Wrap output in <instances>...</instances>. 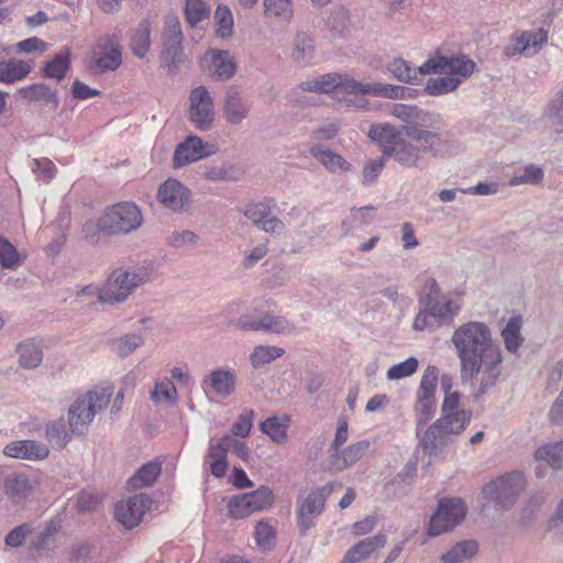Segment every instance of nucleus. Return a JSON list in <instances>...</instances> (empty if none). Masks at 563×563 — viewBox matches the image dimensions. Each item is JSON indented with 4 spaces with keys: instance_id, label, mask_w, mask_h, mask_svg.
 <instances>
[{
    "instance_id": "nucleus-38",
    "label": "nucleus",
    "mask_w": 563,
    "mask_h": 563,
    "mask_svg": "<svg viewBox=\"0 0 563 563\" xmlns=\"http://www.w3.org/2000/svg\"><path fill=\"white\" fill-rule=\"evenodd\" d=\"M228 451L229 448L228 443H224V435L217 443L210 442L209 444L208 457L211 460L210 472L217 478L223 477L227 473Z\"/></svg>"
},
{
    "instance_id": "nucleus-10",
    "label": "nucleus",
    "mask_w": 563,
    "mask_h": 563,
    "mask_svg": "<svg viewBox=\"0 0 563 563\" xmlns=\"http://www.w3.org/2000/svg\"><path fill=\"white\" fill-rule=\"evenodd\" d=\"M439 379V369L434 365H428L423 371L421 380L416 393L413 406L417 421V432L424 426L435 411V390Z\"/></svg>"
},
{
    "instance_id": "nucleus-58",
    "label": "nucleus",
    "mask_w": 563,
    "mask_h": 563,
    "mask_svg": "<svg viewBox=\"0 0 563 563\" xmlns=\"http://www.w3.org/2000/svg\"><path fill=\"white\" fill-rule=\"evenodd\" d=\"M442 294L441 287L438 282L433 277H427L423 284L422 289L418 294L419 303L423 307L428 305V302L434 301L444 297Z\"/></svg>"
},
{
    "instance_id": "nucleus-26",
    "label": "nucleus",
    "mask_w": 563,
    "mask_h": 563,
    "mask_svg": "<svg viewBox=\"0 0 563 563\" xmlns=\"http://www.w3.org/2000/svg\"><path fill=\"white\" fill-rule=\"evenodd\" d=\"M205 58L209 73L218 80H229L236 73V64L229 51L210 49Z\"/></svg>"
},
{
    "instance_id": "nucleus-42",
    "label": "nucleus",
    "mask_w": 563,
    "mask_h": 563,
    "mask_svg": "<svg viewBox=\"0 0 563 563\" xmlns=\"http://www.w3.org/2000/svg\"><path fill=\"white\" fill-rule=\"evenodd\" d=\"M19 95L31 101H43L53 104L54 108L58 106V98L55 91L42 82L33 84L23 87L19 90Z\"/></svg>"
},
{
    "instance_id": "nucleus-15",
    "label": "nucleus",
    "mask_w": 563,
    "mask_h": 563,
    "mask_svg": "<svg viewBox=\"0 0 563 563\" xmlns=\"http://www.w3.org/2000/svg\"><path fill=\"white\" fill-rule=\"evenodd\" d=\"M189 120L200 131H209L214 120V104L209 90L199 86L189 95Z\"/></svg>"
},
{
    "instance_id": "nucleus-18",
    "label": "nucleus",
    "mask_w": 563,
    "mask_h": 563,
    "mask_svg": "<svg viewBox=\"0 0 563 563\" xmlns=\"http://www.w3.org/2000/svg\"><path fill=\"white\" fill-rule=\"evenodd\" d=\"M252 103L236 86H230L222 101V117L227 123L239 125L249 118Z\"/></svg>"
},
{
    "instance_id": "nucleus-45",
    "label": "nucleus",
    "mask_w": 563,
    "mask_h": 563,
    "mask_svg": "<svg viewBox=\"0 0 563 563\" xmlns=\"http://www.w3.org/2000/svg\"><path fill=\"white\" fill-rule=\"evenodd\" d=\"M285 350L283 347L274 345H257L250 354V362L254 368H261L262 366L283 356Z\"/></svg>"
},
{
    "instance_id": "nucleus-4",
    "label": "nucleus",
    "mask_w": 563,
    "mask_h": 563,
    "mask_svg": "<svg viewBox=\"0 0 563 563\" xmlns=\"http://www.w3.org/2000/svg\"><path fill=\"white\" fill-rule=\"evenodd\" d=\"M474 68L475 63L465 56H435L429 58L420 67H415L408 60L396 57L386 65V70L393 78L400 82L411 85L418 81L419 75H428L437 71H452L461 74L464 77H470Z\"/></svg>"
},
{
    "instance_id": "nucleus-56",
    "label": "nucleus",
    "mask_w": 563,
    "mask_h": 563,
    "mask_svg": "<svg viewBox=\"0 0 563 563\" xmlns=\"http://www.w3.org/2000/svg\"><path fill=\"white\" fill-rule=\"evenodd\" d=\"M185 15L190 26L197 25L209 15V9L202 0H185Z\"/></svg>"
},
{
    "instance_id": "nucleus-61",
    "label": "nucleus",
    "mask_w": 563,
    "mask_h": 563,
    "mask_svg": "<svg viewBox=\"0 0 563 563\" xmlns=\"http://www.w3.org/2000/svg\"><path fill=\"white\" fill-rule=\"evenodd\" d=\"M229 514L232 518H245L253 514L246 494L238 495L228 504Z\"/></svg>"
},
{
    "instance_id": "nucleus-60",
    "label": "nucleus",
    "mask_w": 563,
    "mask_h": 563,
    "mask_svg": "<svg viewBox=\"0 0 563 563\" xmlns=\"http://www.w3.org/2000/svg\"><path fill=\"white\" fill-rule=\"evenodd\" d=\"M46 437L60 446L66 445L69 441V435L63 418L52 421L46 426Z\"/></svg>"
},
{
    "instance_id": "nucleus-3",
    "label": "nucleus",
    "mask_w": 563,
    "mask_h": 563,
    "mask_svg": "<svg viewBox=\"0 0 563 563\" xmlns=\"http://www.w3.org/2000/svg\"><path fill=\"white\" fill-rule=\"evenodd\" d=\"M471 419L472 411L461 406L459 393L444 397L440 418L426 430L420 440L423 452L437 456L448 444L449 437L461 434Z\"/></svg>"
},
{
    "instance_id": "nucleus-55",
    "label": "nucleus",
    "mask_w": 563,
    "mask_h": 563,
    "mask_svg": "<svg viewBox=\"0 0 563 563\" xmlns=\"http://www.w3.org/2000/svg\"><path fill=\"white\" fill-rule=\"evenodd\" d=\"M419 361L415 356H410L407 360L393 365L387 371V379L389 380H399L406 377L411 376L418 369Z\"/></svg>"
},
{
    "instance_id": "nucleus-52",
    "label": "nucleus",
    "mask_w": 563,
    "mask_h": 563,
    "mask_svg": "<svg viewBox=\"0 0 563 563\" xmlns=\"http://www.w3.org/2000/svg\"><path fill=\"white\" fill-rule=\"evenodd\" d=\"M246 496L253 512L268 509L274 499L272 489L266 486H261L258 489L247 493Z\"/></svg>"
},
{
    "instance_id": "nucleus-32",
    "label": "nucleus",
    "mask_w": 563,
    "mask_h": 563,
    "mask_svg": "<svg viewBox=\"0 0 563 563\" xmlns=\"http://www.w3.org/2000/svg\"><path fill=\"white\" fill-rule=\"evenodd\" d=\"M3 489L7 497L12 503L20 504L30 496L32 485L25 474L13 473L4 478Z\"/></svg>"
},
{
    "instance_id": "nucleus-28",
    "label": "nucleus",
    "mask_w": 563,
    "mask_h": 563,
    "mask_svg": "<svg viewBox=\"0 0 563 563\" xmlns=\"http://www.w3.org/2000/svg\"><path fill=\"white\" fill-rule=\"evenodd\" d=\"M309 153L331 174H344L352 169L343 156L322 145H312Z\"/></svg>"
},
{
    "instance_id": "nucleus-46",
    "label": "nucleus",
    "mask_w": 563,
    "mask_h": 563,
    "mask_svg": "<svg viewBox=\"0 0 563 563\" xmlns=\"http://www.w3.org/2000/svg\"><path fill=\"white\" fill-rule=\"evenodd\" d=\"M144 344L142 335L128 333L111 341V350L120 357H126Z\"/></svg>"
},
{
    "instance_id": "nucleus-25",
    "label": "nucleus",
    "mask_w": 563,
    "mask_h": 563,
    "mask_svg": "<svg viewBox=\"0 0 563 563\" xmlns=\"http://www.w3.org/2000/svg\"><path fill=\"white\" fill-rule=\"evenodd\" d=\"M244 216L267 233L280 232L285 228L283 221L272 216L269 206L264 202L247 205L244 210Z\"/></svg>"
},
{
    "instance_id": "nucleus-24",
    "label": "nucleus",
    "mask_w": 563,
    "mask_h": 563,
    "mask_svg": "<svg viewBox=\"0 0 563 563\" xmlns=\"http://www.w3.org/2000/svg\"><path fill=\"white\" fill-rule=\"evenodd\" d=\"M369 448L371 442L368 440H361L344 449L336 450V452L330 453L329 466L336 472H342L357 463Z\"/></svg>"
},
{
    "instance_id": "nucleus-17",
    "label": "nucleus",
    "mask_w": 563,
    "mask_h": 563,
    "mask_svg": "<svg viewBox=\"0 0 563 563\" xmlns=\"http://www.w3.org/2000/svg\"><path fill=\"white\" fill-rule=\"evenodd\" d=\"M152 499L146 494H136L126 500L117 503L114 514L119 522L125 528L136 527L145 512L151 508Z\"/></svg>"
},
{
    "instance_id": "nucleus-59",
    "label": "nucleus",
    "mask_w": 563,
    "mask_h": 563,
    "mask_svg": "<svg viewBox=\"0 0 563 563\" xmlns=\"http://www.w3.org/2000/svg\"><path fill=\"white\" fill-rule=\"evenodd\" d=\"M543 170L542 168L536 165H527L525 167L523 174L515 175L509 179L510 186H519L523 184H539L543 179Z\"/></svg>"
},
{
    "instance_id": "nucleus-6",
    "label": "nucleus",
    "mask_w": 563,
    "mask_h": 563,
    "mask_svg": "<svg viewBox=\"0 0 563 563\" xmlns=\"http://www.w3.org/2000/svg\"><path fill=\"white\" fill-rule=\"evenodd\" d=\"M112 394V387H96L78 396L67 412L70 431L76 434H84L95 416L108 407Z\"/></svg>"
},
{
    "instance_id": "nucleus-40",
    "label": "nucleus",
    "mask_w": 563,
    "mask_h": 563,
    "mask_svg": "<svg viewBox=\"0 0 563 563\" xmlns=\"http://www.w3.org/2000/svg\"><path fill=\"white\" fill-rule=\"evenodd\" d=\"M260 325L253 329H262L264 332L274 334H290L295 330V325L286 317L275 316L271 312H260ZM252 328V325L250 327Z\"/></svg>"
},
{
    "instance_id": "nucleus-44",
    "label": "nucleus",
    "mask_w": 563,
    "mask_h": 563,
    "mask_svg": "<svg viewBox=\"0 0 563 563\" xmlns=\"http://www.w3.org/2000/svg\"><path fill=\"white\" fill-rule=\"evenodd\" d=\"M70 65L69 51L64 49L56 54L53 59L46 63L43 69V76L56 80H62Z\"/></svg>"
},
{
    "instance_id": "nucleus-16",
    "label": "nucleus",
    "mask_w": 563,
    "mask_h": 563,
    "mask_svg": "<svg viewBox=\"0 0 563 563\" xmlns=\"http://www.w3.org/2000/svg\"><path fill=\"white\" fill-rule=\"evenodd\" d=\"M388 113L405 122V125H416L427 130H441L444 126V120L439 113L424 111L415 104L394 103L389 106Z\"/></svg>"
},
{
    "instance_id": "nucleus-49",
    "label": "nucleus",
    "mask_w": 563,
    "mask_h": 563,
    "mask_svg": "<svg viewBox=\"0 0 563 563\" xmlns=\"http://www.w3.org/2000/svg\"><path fill=\"white\" fill-rule=\"evenodd\" d=\"M22 264V258L16 247L0 234V266L4 269H16Z\"/></svg>"
},
{
    "instance_id": "nucleus-41",
    "label": "nucleus",
    "mask_w": 563,
    "mask_h": 563,
    "mask_svg": "<svg viewBox=\"0 0 563 563\" xmlns=\"http://www.w3.org/2000/svg\"><path fill=\"white\" fill-rule=\"evenodd\" d=\"M477 552V543L472 540L461 541L440 558L442 563H464Z\"/></svg>"
},
{
    "instance_id": "nucleus-13",
    "label": "nucleus",
    "mask_w": 563,
    "mask_h": 563,
    "mask_svg": "<svg viewBox=\"0 0 563 563\" xmlns=\"http://www.w3.org/2000/svg\"><path fill=\"white\" fill-rule=\"evenodd\" d=\"M335 483H328L322 487L312 489L301 501H298L296 520L301 533H306L314 526V518L324 509L328 497L332 494Z\"/></svg>"
},
{
    "instance_id": "nucleus-11",
    "label": "nucleus",
    "mask_w": 563,
    "mask_h": 563,
    "mask_svg": "<svg viewBox=\"0 0 563 563\" xmlns=\"http://www.w3.org/2000/svg\"><path fill=\"white\" fill-rule=\"evenodd\" d=\"M122 64V51L119 38L115 35L100 36L92 47L90 69L93 74L101 75L117 70Z\"/></svg>"
},
{
    "instance_id": "nucleus-33",
    "label": "nucleus",
    "mask_w": 563,
    "mask_h": 563,
    "mask_svg": "<svg viewBox=\"0 0 563 563\" xmlns=\"http://www.w3.org/2000/svg\"><path fill=\"white\" fill-rule=\"evenodd\" d=\"M340 82V74L329 73L317 78L302 81L294 91V95H299L303 91H311L318 93H338V86Z\"/></svg>"
},
{
    "instance_id": "nucleus-57",
    "label": "nucleus",
    "mask_w": 563,
    "mask_h": 563,
    "mask_svg": "<svg viewBox=\"0 0 563 563\" xmlns=\"http://www.w3.org/2000/svg\"><path fill=\"white\" fill-rule=\"evenodd\" d=\"M202 176L211 181H233L238 179L235 168L224 165L205 167Z\"/></svg>"
},
{
    "instance_id": "nucleus-53",
    "label": "nucleus",
    "mask_w": 563,
    "mask_h": 563,
    "mask_svg": "<svg viewBox=\"0 0 563 563\" xmlns=\"http://www.w3.org/2000/svg\"><path fill=\"white\" fill-rule=\"evenodd\" d=\"M350 23V12L343 7H334L325 20L328 29L334 33L344 32Z\"/></svg>"
},
{
    "instance_id": "nucleus-30",
    "label": "nucleus",
    "mask_w": 563,
    "mask_h": 563,
    "mask_svg": "<svg viewBox=\"0 0 563 563\" xmlns=\"http://www.w3.org/2000/svg\"><path fill=\"white\" fill-rule=\"evenodd\" d=\"M33 69L27 60L9 58L0 60V84L12 85L25 79Z\"/></svg>"
},
{
    "instance_id": "nucleus-20",
    "label": "nucleus",
    "mask_w": 563,
    "mask_h": 563,
    "mask_svg": "<svg viewBox=\"0 0 563 563\" xmlns=\"http://www.w3.org/2000/svg\"><path fill=\"white\" fill-rule=\"evenodd\" d=\"M547 38V32L543 30L516 32L510 37L509 44L505 46L504 54L507 57L521 54L532 56L541 49Z\"/></svg>"
},
{
    "instance_id": "nucleus-37",
    "label": "nucleus",
    "mask_w": 563,
    "mask_h": 563,
    "mask_svg": "<svg viewBox=\"0 0 563 563\" xmlns=\"http://www.w3.org/2000/svg\"><path fill=\"white\" fill-rule=\"evenodd\" d=\"M522 324V317L514 316L508 320L507 324L501 330V338L505 344V349L509 353H517L525 342V338L521 334Z\"/></svg>"
},
{
    "instance_id": "nucleus-12",
    "label": "nucleus",
    "mask_w": 563,
    "mask_h": 563,
    "mask_svg": "<svg viewBox=\"0 0 563 563\" xmlns=\"http://www.w3.org/2000/svg\"><path fill=\"white\" fill-rule=\"evenodd\" d=\"M466 515V507L460 498H443L439 501L437 511L432 515L428 526V533L437 537L453 530Z\"/></svg>"
},
{
    "instance_id": "nucleus-35",
    "label": "nucleus",
    "mask_w": 563,
    "mask_h": 563,
    "mask_svg": "<svg viewBox=\"0 0 563 563\" xmlns=\"http://www.w3.org/2000/svg\"><path fill=\"white\" fill-rule=\"evenodd\" d=\"M152 25L148 20H142L132 31L130 37V48L137 58H144L151 47Z\"/></svg>"
},
{
    "instance_id": "nucleus-31",
    "label": "nucleus",
    "mask_w": 563,
    "mask_h": 563,
    "mask_svg": "<svg viewBox=\"0 0 563 563\" xmlns=\"http://www.w3.org/2000/svg\"><path fill=\"white\" fill-rule=\"evenodd\" d=\"M290 427V416H271L260 424V430L266 434L272 442L278 445L288 442V430Z\"/></svg>"
},
{
    "instance_id": "nucleus-39",
    "label": "nucleus",
    "mask_w": 563,
    "mask_h": 563,
    "mask_svg": "<svg viewBox=\"0 0 563 563\" xmlns=\"http://www.w3.org/2000/svg\"><path fill=\"white\" fill-rule=\"evenodd\" d=\"M314 56V41L305 32H298L292 41L291 59L301 65L308 64Z\"/></svg>"
},
{
    "instance_id": "nucleus-7",
    "label": "nucleus",
    "mask_w": 563,
    "mask_h": 563,
    "mask_svg": "<svg viewBox=\"0 0 563 563\" xmlns=\"http://www.w3.org/2000/svg\"><path fill=\"white\" fill-rule=\"evenodd\" d=\"M461 309V301L446 295L423 306L416 314L412 328L420 332L427 330L433 332L441 327L451 324Z\"/></svg>"
},
{
    "instance_id": "nucleus-21",
    "label": "nucleus",
    "mask_w": 563,
    "mask_h": 563,
    "mask_svg": "<svg viewBox=\"0 0 563 563\" xmlns=\"http://www.w3.org/2000/svg\"><path fill=\"white\" fill-rule=\"evenodd\" d=\"M158 201L173 212H181L189 205L190 190L176 179H167L157 191Z\"/></svg>"
},
{
    "instance_id": "nucleus-36",
    "label": "nucleus",
    "mask_w": 563,
    "mask_h": 563,
    "mask_svg": "<svg viewBox=\"0 0 563 563\" xmlns=\"http://www.w3.org/2000/svg\"><path fill=\"white\" fill-rule=\"evenodd\" d=\"M162 472L159 462L150 461L142 465L136 473L128 481V488L136 490L152 486Z\"/></svg>"
},
{
    "instance_id": "nucleus-22",
    "label": "nucleus",
    "mask_w": 563,
    "mask_h": 563,
    "mask_svg": "<svg viewBox=\"0 0 563 563\" xmlns=\"http://www.w3.org/2000/svg\"><path fill=\"white\" fill-rule=\"evenodd\" d=\"M5 456L27 460V461H42L48 456V448L35 440H16L9 442L3 448Z\"/></svg>"
},
{
    "instance_id": "nucleus-14",
    "label": "nucleus",
    "mask_w": 563,
    "mask_h": 563,
    "mask_svg": "<svg viewBox=\"0 0 563 563\" xmlns=\"http://www.w3.org/2000/svg\"><path fill=\"white\" fill-rule=\"evenodd\" d=\"M161 40L162 59L170 73L181 62L183 56L184 36L177 15L170 13L165 16Z\"/></svg>"
},
{
    "instance_id": "nucleus-54",
    "label": "nucleus",
    "mask_w": 563,
    "mask_h": 563,
    "mask_svg": "<svg viewBox=\"0 0 563 563\" xmlns=\"http://www.w3.org/2000/svg\"><path fill=\"white\" fill-rule=\"evenodd\" d=\"M254 538L256 545L263 550L268 551L275 544L276 533L274 528L267 521H258L255 526Z\"/></svg>"
},
{
    "instance_id": "nucleus-50",
    "label": "nucleus",
    "mask_w": 563,
    "mask_h": 563,
    "mask_svg": "<svg viewBox=\"0 0 563 563\" xmlns=\"http://www.w3.org/2000/svg\"><path fill=\"white\" fill-rule=\"evenodd\" d=\"M264 14L268 18H276L282 21H289L292 18L291 0H264Z\"/></svg>"
},
{
    "instance_id": "nucleus-19",
    "label": "nucleus",
    "mask_w": 563,
    "mask_h": 563,
    "mask_svg": "<svg viewBox=\"0 0 563 563\" xmlns=\"http://www.w3.org/2000/svg\"><path fill=\"white\" fill-rule=\"evenodd\" d=\"M235 386L236 373L228 367L214 368L201 380V389L208 397L227 398L235 391Z\"/></svg>"
},
{
    "instance_id": "nucleus-63",
    "label": "nucleus",
    "mask_w": 563,
    "mask_h": 563,
    "mask_svg": "<svg viewBox=\"0 0 563 563\" xmlns=\"http://www.w3.org/2000/svg\"><path fill=\"white\" fill-rule=\"evenodd\" d=\"M31 168L32 172L36 174V177L43 181H49L56 174V166L48 158L33 159Z\"/></svg>"
},
{
    "instance_id": "nucleus-1",
    "label": "nucleus",
    "mask_w": 563,
    "mask_h": 563,
    "mask_svg": "<svg viewBox=\"0 0 563 563\" xmlns=\"http://www.w3.org/2000/svg\"><path fill=\"white\" fill-rule=\"evenodd\" d=\"M451 342L460 361V377L464 385H475L476 397L492 388L500 376L503 355L494 341L490 328L481 321H467L452 333Z\"/></svg>"
},
{
    "instance_id": "nucleus-9",
    "label": "nucleus",
    "mask_w": 563,
    "mask_h": 563,
    "mask_svg": "<svg viewBox=\"0 0 563 563\" xmlns=\"http://www.w3.org/2000/svg\"><path fill=\"white\" fill-rule=\"evenodd\" d=\"M525 487L523 474L511 472L486 484L482 494L486 499L495 501L497 508L508 509L514 506Z\"/></svg>"
},
{
    "instance_id": "nucleus-62",
    "label": "nucleus",
    "mask_w": 563,
    "mask_h": 563,
    "mask_svg": "<svg viewBox=\"0 0 563 563\" xmlns=\"http://www.w3.org/2000/svg\"><path fill=\"white\" fill-rule=\"evenodd\" d=\"M253 418L254 411L252 409H243L232 426V433L236 437L246 438L252 429Z\"/></svg>"
},
{
    "instance_id": "nucleus-23",
    "label": "nucleus",
    "mask_w": 563,
    "mask_h": 563,
    "mask_svg": "<svg viewBox=\"0 0 563 563\" xmlns=\"http://www.w3.org/2000/svg\"><path fill=\"white\" fill-rule=\"evenodd\" d=\"M213 152L208 151L203 141L196 135L187 136L184 142L177 145L173 164L175 167H181L187 164L202 159Z\"/></svg>"
},
{
    "instance_id": "nucleus-8",
    "label": "nucleus",
    "mask_w": 563,
    "mask_h": 563,
    "mask_svg": "<svg viewBox=\"0 0 563 563\" xmlns=\"http://www.w3.org/2000/svg\"><path fill=\"white\" fill-rule=\"evenodd\" d=\"M143 214L133 202H119L108 208L98 219L97 229L108 235H122L137 230Z\"/></svg>"
},
{
    "instance_id": "nucleus-34",
    "label": "nucleus",
    "mask_w": 563,
    "mask_h": 563,
    "mask_svg": "<svg viewBox=\"0 0 563 563\" xmlns=\"http://www.w3.org/2000/svg\"><path fill=\"white\" fill-rule=\"evenodd\" d=\"M444 74L443 77L430 78L427 81L424 91L430 96H441L455 90L465 77L452 71H437Z\"/></svg>"
},
{
    "instance_id": "nucleus-48",
    "label": "nucleus",
    "mask_w": 563,
    "mask_h": 563,
    "mask_svg": "<svg viewBox=\"0 0 563 563\" xmlns=\"http://www.w3.org/2000/svg\"><path fill=\"white\" fill-rule=\"evenodd\" d=\"M534 456L539 461L547 462L553 468H561L563 466V441L539 448Z\"/></svg>"
},
{
    "instance_id": "nucleus-29",
    "label": "nucleus",
    "mask_w": 563,
    "mask_h": 563,
    "mask_svg": "<svg viewBox=\"0 0 563 563\" xmlns=\"http://www.w3.org/2000/svg\"><path fill=\"white\" fill-rule=\"evenodd\" d=\"M15 353L22 368H37L43 361V341L40 339L24 340L16 345Z\"/></svg>"
},
{
    "instance_id": "nucleus-2",
    "label": "nucleus",
    "mask_w": 563,
    "mask_h": 563,
    "mask_svg": "<svg viewBox=\"0 0 563 563\" xmlns=\"http://www.w3.org/2000/svg\"><path fill=\"white\" fill-rule=\"evenodd\" d=\"M368 136L379 143L384 155L405 167H416L422 154L438 158L459 151V145L448 132L416 125L372 124Z\"/></svg>"
},
{
    "instance_id": "nucleus-5",
    "label": "nucleus",
    "mask_w": 563,
    "mask_h": 563,
    "mask_svg": "<svg viewBox=\"0 0 563 563\" xmlns=\"http://www.w3.org/2000/svg\"><path fill=\"white\" fill-rule=\"evenodd\" d=\"M155 277L152 263H143L128 269H115L101 287L100 303H119L141 285L151 282Z\"/></svg>"
},
{
    "instance_id": "nucleus-43",
    "label": "nucleus",
    "mask_w": 563,
    "mask_h": 563,
    "mask_svg": "<svg viewBox=\"0 0 563 563\" xmlns=\"http://www.w3.org/2000/svg\"><path fill=\"white\" fill-rule=\"evenodd\" d=\"M545 117L553 134L563 133V88L548 103Z\"/></svg>"
},
{
    "instance_id": "nucleus-64",
    "label": "nucleus",
    "mask_w": 563,
    "mask_h": 563,
    "mask_svg": "<svg viewBox=\"0 0 563 563\" xmlns=\"http://www.w3.org/2000/svg\"><path fill=\"white\" fill-rule=\"evenodd\" d=\"M384 167V157L368 161L363 168L362 184L365 186H369L373 183H375Z\"/></svg>"
},
{
    "instance_id": "nucleus-47",
    "label": "nucleus",
    "mask_w": 563,
    "mask_h": 563,
    "mask_svg": "<svg viewBox=\"0 0 563 563\" xmlns=\"http://www.w3.org/2000/svg\"><path fill=\"white\" fill-rule=\"evenodd\" d=\"M216 34L223 40L229 38L233 32L234 20L228 5L219 4L214 12Z\"/></svg>"
},
{
    "instance_id": "nucleus-27",
    "label": "nucleus",
    "mask_w": 563,
    "mask_h": 563,
    "mask_svg": "<svg viewBox=\"0 0 563 563\" xmlns=\"http://www.w3.org/2000/svg\"><path fill=\"white\" fill-rule=\"evenodd\" d=\"M385 544L386 536L383 533L365 538L347 550L341 563H360Z\"/></svg>"
},
{
    "instance_id": "nucleus-51",
    "label": "nucleus",
    "mask_w": 563,
    "mask_h": 563,
    "mask_svg": "<svg viewBox=\"0 0 563 563\" xmlns=\"http://www.w3.org/2000/svg\"><path fill=\"white\" fill-rule=\"evenodd\" d=\"M151 399L158 402L175 404L177 400V389L169 378H163L155 383L151 391Z\"/></svg>"
}]
</instances>
